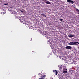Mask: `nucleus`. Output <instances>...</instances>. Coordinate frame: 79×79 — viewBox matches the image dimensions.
<instances>
[{
	"label": "nucleus",
	"instance_id": "obj_12",
	"mask_svg": "<svg viewBox=\"0 0 79 79\" xmlns=\"http://www.w3.org/2000/svg\"><path fill=\"white\" fill-rule=\"evenodd\" d=\"M63 70H64V71H66V70H67V69H64Z\"/></svg>",
	"mask_w": 79,
	"mask_h": 79
},
{
	"label": "nucleus",
	"instance_id": "obj_6",
	"mask_svg": "<svg viewBox=\"0 0 79 79\" xmlns=\"http://www.w3.org/2000/svg\"><path fill=\"white\" fill-rule=\"evenodd\" d=\"M65 48H66V49H67V50L71 49V47L70 46H67L65 47Z\"/></svg>",
	"mask_w": 79,
	"mask_h": 79
},
{
	"label": "nucleus",
	"instance_id": "obj_4",
	"mask_svg": "<svg viewBox=\"0 0 79 79\" xmlns=\"http://www.w3.org/2000/svg\"><path fill=\"white\" fill-rule=\"evenodd\" d=\"M67 2L69 3H71L72 4H73V3H74V2L71 0H67Z\"/></svg>",
	"mask_w": 79,
	"mask_h": 79
},
{
	"label": "nucleus",
	"instance_id": "obj_15",
	"mask_svg": "<svg viewBox=\"0 0 79 79\" xmlns=\"http://www.w3.org/2000/svg\"><path fill=\"white\" fill-rule=\"evenodd\" d=\"M53 78L52 77H50V79H53Z\"/></svg>",
	"mask_w": 79,
	"mask_h": 79
},
{
	"label": "nucleus",
	"instance_id": "obj_5",
	"mask_svg": "<svg viewBox=\"0 0 79 79\" xmlns=\"http://www.w3.org/2000/svg\"><path fill=\"white\" fill-rule=\"evenodd\" d=\"M52 71L54 73H55L56 75H57V74H58V71H57L56 70H53Z\"/></svg>",
	"mask_w": 79,
	"mask_h": 79
},
{
	"label": "nucleus",
	"instance_id": "obj_1",
	"mask_svg": "<svg viewBox=\"0 0 79 79\" xmlns=\"http://www.w3.org/2000/svg\"><path fill=\"white\" fill-rule=\"evenodd\" d=\"M24 23V24H25L26 25H28V26H29V27L31 28V29H33V26H31V25H29L28 24L29 22L27 21V20H26L25 21Z\"/></svg>",
	"mask_w": 79,
	"mask_h": 79
},
{
	"label": "nucleus",
	"instance_id": "obj_3",
	"mask_svg": "<svg viewBox=\"0 0 79 79\" xmlns=\"http://www.w3.org/2000/svg\"><path fill=\"white\" fill-rule=\"evenodd\" d=\"M43 35H44L46 37H47L49 36V35L46 32L44 33L43 34Z\"/></svg>",
	"mask_w": 79,
	"mask_h": 79
},
{
	"label": "nucleus",
	"instance_id": "obj_11",
	"mask_svg": "<svg viewBox=\"0 0 79 79\" xmlns=\"http://www.w3.org/2000/svg\"><path fill=\"white\" fill-rule=\"evenodd\" d=\"M67 73V71H64L63 72V73L64 74H66Z\"/></svg>",
	"mask_w": 79,
	"mask_h": 79
},
{
	"label": "nucleus",
	"instance_id": "obj_17",
	"mask_svg": "<svg viewBox=\"0 0 79 79\" xmlns=\"http://www.w3.org/2000/svg\"><path fill=\"white\" fill-rule=\"evenodd\" d=\"M15 18H18V16H16L15 17Z\"/></svg>",
	"mask_w": 79,
	"mask_h": 79
},
{
	"label": "nucleus",
	"instance_id": "obj_14",
	"mask_svg": "<svg viewBox=\"0 0 79 79\" xmlns=\"http://www.w3.org/2000/svg\"><path fill=\"white\" fill-rule=\"evenodd\" d=\"M8 5V3H6V4H4L5 5Z\"/></svg>",
	"mask_w": 79,
	"mask_h": 79
},
{
	"label": "nucleus",
	"instance_id": "obj_22",
	"mask_svg": "<svg viewBox=\"0 0 79 79\" xmlns=\"http://www.w3.org/2000/svg\"><path fill=\"white\" fill-rule=\"evenodd\" d=\"M60 69H61V68H60Z\"/></svg>",
	"mask_w": 79,
	"mask_h": 79
},
{
	"label": "nucleus",
	"instance_id": "obj_9",
	"mask_svg": "<svg viewBox=\"0 0 79 79\" xmlns=\"http://www.w3.org/2000/svg\"><path fill=\"white\" fill-rule=\"evenodd\" d=\"M41 15L42 16H44V17H47V16H46V15H45L44 14H41Z\"/></svg>",
	"mask_w": 79,
	"mask_h": 79
},
{
	"label": "nucleus",
	"instance_id": "obj_13",
	"mask_svg": "<svg viewBox=\"0 0 79 79\" xmlns=\"http://www.w3.org/2000/svg\"><path fill=\"white\" fill-rule=\"evenodd\" d=\"M20 11H21V12H22V13H23L24 12V11L20 10Z\"/></svg>",
	"mask_w": 79,
	"mask_h": 79
},
{
	"label": "nucleus",
	"instance_id": "obj_7",
	"mask_svg": "<svg viewBox=\"0 0 79 79\" xmlns=\"http://www.w3.org/2000/svg\"><path fill=\"white\" fill-rule=\"evenodd\" d=\"M69 37H71V38H72V37H75V35H69Z\"/></svg>",
	"mask_w": 79,
	"mask_h": 79
},
{
	"label": "nucleus",
	"instance_id": "obj_2",
	"mask_svg": "<svg viewBox=\"0 0 79 79\" xmlns=\"http://www.w3.org/2000/svg\"><path fill=\"white\" fill-rule=\"evenodd\" d=\"M40 74V77L41 78H39V79H45V77L46 76L45 75L44 73H39L38 74Z\"/></svg>",
	"mask_w": 79,
	"mask_h": 79
},
{
	"label": "nucleus",
	"instance_id": "obj_8",
	"mask_svg": "<svg viewBox=\"0 0 79 79\" xmlns=\"http://www.w3.org/2000/svg\"><path fill=\"white\" fill-rule=\"evenodd\" d=\"M46 4H48V5H49L50 4H51V3L49 1H47V2H46Z\"/></svg>",
	"mask_w": 79,
	"mask_h": 79
},
{
	"label": "nucleus",
	"instance_id": "obj_19",
	"mask_svg": "<svg viewBox=\"0 0 79 79\" xmlns=\"http://www.w3.org/2000/svg\"><path fill=\"white\" fill-rule=\"evenodd\" d=\"M5 12H3V14H5Z\"/></svg>",
	"mask_w": 79,
	"mask_h": 79
},
{
	"label": "nucleus",
	"instance_id": "obj_21",
	"mask_svg": "<svg viewBox=\"0 0 79 79\" xmlns=\"http://www.w3.org/2000/svg\"><path fill=\"white\" fill-rule=\"evenodd\" d=\"M2 12H1V14H2Z\"/></svg>",
	"mask_w": 79,
	"mask_h": 79
},
{
	"label": "nucleus",
	"instance_id": "obj_18",
	"mask_svg": "<svg viewBox=\"0 0 79 79\" xmlns=\"http://www.w3.org/2000/svg\"><path fill=\"white\" fill-rule=\"evenodd\" d=\"M31 40H30V41H31L32 40V39H31Z\"/></svg>",
	"mask_w": 79,
	"mask_h": 79
},
{
	"label": "nucleus",
	"instance_id": "obj_16",
	"mask_svg": "<svg viewBox=\"0 0 79 79\" xmlns=\"http://www.w3.org/2000/svg\"><path fill=\"white\" fill-rule=\"evenodd\" d=\"M63 20V19H60V21H61Z\"/></svg>",
	"mask_w": 79,
	"mask_h": 79
},
{
	"label": "nucleus",
	"instance_id": "obj_20",
	"mask_svg": "<svg viewBox=\"0 0 79 79\" xmlns=\"http://www.w3.org/2000/svg\"><path fill=\"white\" fill-rule=\"evenodd\" d=\"M33 1H34V0H33Z\"/></svg>",
	"mask_w": 79,
	"mask_h": 79
},
{
	"label": "nucleus",
	"instance_id": "obj_10",
	"mask_svg": "<svg viewBox=\"0 0 79 79\" xmlns=\"http://www.w3.org/2000/svg\"><path fill=\"white\" fill-rule=\"evenodd\" d=\"M76 11H77V12H78V14H79V10L77 9H76Z\"/></svg>",
	"mask_w": 79,
	"mask_h": 79
}]
</instances>
